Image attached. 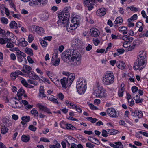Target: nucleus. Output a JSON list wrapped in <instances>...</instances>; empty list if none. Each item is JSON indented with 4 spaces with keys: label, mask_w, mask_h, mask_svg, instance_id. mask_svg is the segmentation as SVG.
Listing matches in <instances>:
<instances>
[{
    "label": "nucleus",
    "mask_w": 148,
    "mask_h": 148,
    "mask_svg": "<svg viewBox=\"0 0 148 148\" xmlns=\"http://www.w3.org/2000/svg\"><path fill=\"white\" fill-rule=\"evenodd\" d=\"M61 58L64 62L69 60L73 66L79 65L81 63V55L76 50L69 49L64 51Z\"/></svg>",
    "instance_id": "nucleus-1"
},
{
    "label": "nucleus",
    "mask_w": 148,
    "mask_h": 148,
    "mask_svg": "<svg viewBox=\"0 0 148 148\" xmlns=\"http://www.w3.org/2000/svg\"><path fill=\"white\" fill-rule=\"evenodd\" d=\"M114 77L111 71H107L104 74L103 78V83L105 85H110L114 82Z\"/></svg>",
    "instance_id": "nucleus-2"
},
{
    "label": "nucleus",
    "mask_w": 148,
    "mask_h": 148,
    "mask_svg": "<svg viewBox=\"0 0 148 148\" xmlns=\"http://www.w3.org/2000/svg\"><path fill=\"white\" fill-rule=\"evenodd\" d=\"M147 64V59L137 58V60L134 62L133 68L135 70H140L145 68Z\"/></svg>",
    "instance_id": "nucleus-3"
},
{
    "label": "nucleus",
    "mask_w": 148,
    "mask_h": 148,
    "mask_svg": "<svg viewBox=\"0 0 148 148\" xmlns=\"http://www.w3.org/2000/svg\"><path fill=\"white\" fill-rule=\"evenodd\" d=\"M97 88L95 90L94 94L96 97L99 98H104L106 97L107 94L106 90L101 86L97 85Z\"/></svg>",
    "instance_id": "nucleus-4"
},
{
    "label": "nucleus",
    "mask_w": 148,
    "mask_h": 148,
    "mask_svg": "<svg viewBox=\"0 0 148 148\" xmlns=\"http://www.w3.org/2000/svg\"><path fill=\"white\" fill-rule=\"evenodd\" d=\"M102 0H83L82 2L84 6L88 8L89 10H92L94 8V5L97 2H101Z\"/></svg>",
    "instance_id": "nucleus-5"
},
{
    "label": "nucleus",
    "mask_w": 148,
    "mask_h": 148,
    "mask_svg": "<svg viewBox=\"0 0 148 148\" xmlns=\"http://www.w3.org/2000/svg\"><path fill=\"white\" fill-rule=\"evenodd\" d=\"M71 11V8L70 7H65L62 12H60L58 14H59L60 17L63 16L66 18V20L69 19L70 16V12Z\"/></svg>",
    "instance_id": "nucleus-6"
},
{
    "label": "nucleus",
    "mask_w": 148,
    "mask_h": 148,
    "mask_svg": "<svg viewBox=\"0 0 148 148\" xmlns=\"http://www.w3.org/2000/svg\"><path fill=\"white\" fill-rule=\"evenodd\" d=\"M107 114L110 117L116 118L118 117L116 112L113 108H108L107 110Z\"/></svg>",
    "instance_id": "nucleus-7"
},
{
    "label": "nucleus",
    "mask_w": 148,
    "mask_h": 148,
    "mask_svg": "<svg viewBox=\"0 0 148 148\" xmlns=\"http://www.w3.org/2000/svg\"><path fill=\"white\" fill-rule=\"evenodd\" d=\"M86 81L83 78H80L76 83V87H86Z\"/></svg>",
    "instance_id": "nucleus-8"
},
{
    "label": "nucleus",
    "mask_w": 148,
    "mask_h": 148,
    "mask_svg": "<svg viewBox=\"0 0 148 148\" xmlns=\"http://www.w3.org/2000/svg\"><path fill=\"white\" fill-rule=\"evenodd\" d=\"M58 17L59 20L57 21V24L58 25H63L64 26L65 24L68 22V20H66V18L64 17L63 16H61L60 18V17L59 14H58Z\"/></svg>",
    "instance_id": "nucleus-9"
},
{
    "label": "nucleus",
    "mask_w": 148,
    "mask_h": 148,
    "mask_svg": "<svg viewBox=\"0 0 148 148\" xmlns=\"http://www.w3.org/2000/svg\"><path fill=\"white\" fill-rule=\"evenodd\" d=\"M69 80L66 77H64L61 79V83L63 88H66V86H69L71 84L69 83Z\"/></svg>",
    "instance_id": "nucleus-10"
},
{
    "label": "nucleus",
    "mask_w": 148,
    "mask_h": 148,
    "mask_svg": "<svg viewBox=\"0 0 148 148\" xmlns=\"http://www.w3.org/2000/svg\"><path fill=\"white\" fill-rule=\"evenodd\" d=\"M47 2V0H32L29 3L30 4L31 3H33L34 5L44 4L46 3Z\"/></svg>",
    "instance_id": "nucleus-11"
},
{
    "label": "nucleus",
    "mask_w": 148,
    "mask_h": 148,
    "mask_svg": "<svg viewBox=\"0 0 148 148\" xmlns=\"http://www.w3.org/2000/svg\"><path fill=\"white\" fill-rule=\"evenodd\" d=\"M90 35L93 37H96L99 35L100 32L97 29L92 28L90 30Z\"/></svg>",
    "instance_id": "nucleus-12"
},
{
    "label": "nucleus",
    "mask_w": 148,
    "mask_h": 148,
    "mask_svg": "<svg viewBox=\"0 0 148 148\" xmlns=\"http://www.w3.org/2000/svg\"><path fill=\"white\" fill-rule=\"evenodd\" d=\"M75 23H71V24H67L66 26L67 30L68 32H71L73 30H75L77 27V25Z\"/></svg>",
    "instance_id": "nucleus-13"
},
{
    "label": "nucleus",
    "mask_w": 148,
    "mask_h": 148,
    "mask_svg": "<svg viewBox=\"0 0 148 148\" xmlns=\"http://www.w3.org/2000/svg\"><path fill=\"white\" fill-rule=\"evenodd\" d=\"M17 58L19 62H21L23 61L24 59H25V57L26 55L24 53L21 52L19 53L16 54Z\"/></svg>",
    "instance_id": "nucleus-14"
},
{
    "label": "nucleus",
    "mask_w": 148,
    "mask_h": 148,
    "mask_svg": "<svg viewBox=\"0 0 148 148\" xmlns=\"http://www.w3.org/2000/svg\"><path fill=\"white\" fill-rule=\"evenodd\" d=\"M106 10L105 8H101L98 10L96 12V14L98 16H102L106 14Z\"/></svg>",
    "instance_id": "nucleus-15"
},
{
    "label": "nucleus",
    "mask_w": 148,
    "mask_h": 148,
    "mask_svg": "<svg viewBox=\"0 0 148 148\" xmlns=\"http://www.w3.org/2000/svg\"><path fill=\"white\" fill-rule=\"evenodd\" d=\"M23 68L22 71L24 73H27V75H28L31 72L32 68L29 66L25 64L23 66Z\"/></svg>",
    "instance_id": "nucleus-16"
},
{
    "label": "nucleus",
    "mask_w": 148,
    "mask_h": 148,
    "mask_svg": "<svg viewBox=\"0 0 148 148\" xmlns=\"http://www.w3.org/2000/svg\"><path fill=\"white\" fill-rule=\"evenodd\" d=\"M137 58H142L144 59H147V54L146 52L144 51H140L138 54Z\"/></svg>",
    "instance_id": "nucleus-17"
},
{
    "label": "nucleus",
    "mask_w": 148,
    "mask_h": 148,
    "mask_svg": "<svg viewBox=\"0 0 148 148\" xmlns=\"http://www.w3.org/2000/svg\"><path fill=\"white\" fill-rule=\"evenodd\" d=\"M27 77L32 78L34 80H38L39 79V77L38 75H36L33 72H31L28 75H27Z\"/></svg>",
    "instance_id": "nucleus-18"
},
{
    "label": "nucleus",
    "mask_w": 148,
    "mask_h": 148,
    "mask_svg": "<svg viewBox=\"0 0 148 148\" xmlns=\"http://www.w3.org/2000/svg\"><path fill=\"white\" fill-rule=\"evenodd\" d=\"M88 140L89 141L95 144L99 145L100 144L99 141L97 138H94V137H92L91 136H89L88 138Z\"/></svg>",
    "instance_id": "nucleus-19"
},
{
    "label": "nucleus",
    "mask_w": 148,
    "mask_h": 148,
    "mask_svg": "<svg viewBox=\"0 0 148 148\" xmlns=\"http://www.w3.org/2000/svg\"><path fill=\"white\" fill-rule=\"evenodd\" d=\"M30 138V137L29 135H23L21 138V140L23 142L27 143L29 142Z\"/></svg>",
    "instance_id": "nucleus-20"
},
{
    "label": "nucleus",
    "mask_w": 148,
    "mask_h": 148,
    "mask_svg": "<svg viewBox=\"0 0 148 148\" xmlns=\"http://www.w3.org/2000/svg\"><path fill=\"white\" fill-rule=\"evenodd\" d=\"M77 91L80 95H82L84 93L86 89V87H76Z\"/></svg>",
    "instance_id": "nucleus-21"
},
{
    "label": "nucleus",
    "mask_w": 148,
    "mask_h": 148,
    "mask_svg": "<svg viewBox=\"0 0 148 148\" xmlns=\"http://www.w3.org/2000/svg\"><path fill=\"white\" fill-rule=\"evenodd\" d=\"M44 87L42 86H41L40 87L39 89V96L42 98L45 97H46V95L44 94Z\"/></svg>",
    "instance_id": "nucleus-22"
},
{
    "label": "nucleus",
    "mask_w": 148,
    "mask_h": 148,
    "mask_svg": "<svg viewBox=\"0 0 148 148\" xmlns=\"http://www.w3.org/2000/svg\"><path fill=\"white\" fill-rule=\"evenodd\" d=\"M116 65L119 68L121 69H124L126 66L125 63L123 61H119V62H117Z\"/></svg>",
    "instance_id": "nucleus-23"
},
{
    "label": "nucleus",
    "mask_w": 148,
    "mask_h": 148,
    "mask_svg": "<svg viewBox=\"0 0 148 148\" xmlns=\"http://www.w3.org/2000/svg\"><path fill=\"white\" fill-rule=\"evenodd\" d=\"M75 74L74 73L70 74L69 76H68V80H69V83L71 84L75 79Z\"/></svg>",
    "instance_id": "nucleus-24"
},
{
    "label": "nucleus",
    "mask_w": 148,
    "mask_h": 148,
    "mask_svg": "<svg viewBox=\"0 0 148 148\" xmlns=\"http://www.w3.org/2000/svg\"><path fill=\"white\" fill-rule=\"evenodd\" d=\"M9 26L11 29H18V24L14 21H12L9 24Z\"/></svg>",
    "instance_id": "nucleus-25"
},
{
    "label": "nucleus",
    "mask_w": 148,
    "mask_h": 148,
    "mask_svg": "<svg viewBox=\"0 0 148 148\" xmlns=\"http://www.w3.org/2000/svg\"><path fill=\"white\" fill-rule=\"evenodd\" d=\"M71 146L70 148H83V146L81 144L78 145L72 143L71 144Z\"/></svg>",
    "instance_id": "nucleus-26"
},
{
    "label": "nucleus",
    "mask_w": 148,
    "mask_h": 148,
    "mask_svg": "<svg viewBox=\"0 0 148 148\" xmlns=\"http://www.w3.org/2000/svg\"><path fill=\"white\" fill-rule=\"evenodd\" d=\"M123 21V20L122 17H119L116 18L114 22V24H115V26H116L117 24H121Z\"/></svg>",
    "instance_id": "nucleus-27"
},
{
    "label": "nucleus",
    "mask_w": 148,
    "mask_h": 148,
    "mask_svg": "<svg viewBox=\"0 0 148 148\" xmlns=\"http://www.w3.org/2000/svg\"><path fill=\"white\" fill-rule=\"evenodd\" d=\"M25 51L26 53L30 56H33V50L31 49L26 47L25 49Z\"/></svg>",
    "instance_id": "nucleus-28"
},
{
    "label": "nucleus",
    "mask_w": 148,
    "mask_h": 148,
    "mask_svg": "<svg viewBox=\"0 0 148 148\" xmlns=\"http://www.w3.org/2000/svg\"><path fill=\"white\" fill-rule=\"evenodd\" d=\"M19 79L20 80L21 83L25 87H27L28 85V83L25 79L22 77H19Z\"/></svg>",
    "instance_id": "nucleus-29"
},
{
    "label": "nucleus",
    "mask_w": 148,
    "mask_h": 148,
    "mask_svg": "<svg viewBox=\"0 0 148 148\" xmlns=\"http://www.w3.org/2000/svg\"><path fill=\"white\" fill-rule=\"evenodd\" d=\"M72 23H75V24H76L78 26L79 23V19L76 17H73L71 20Z\"/></svg>",
    "instance_id": "nucleus-30"
},
{
    "label": "nucleus",
    "mask_w": 148,
    "mask_h": 148,
    "mask_svg": "<svg viewBox=\"0 0 148 148\" xmlns=\"http://www.w3.org/2000/svg\"><path fill=\"white\" fill-rule=\"evenodd\" d=\"M118 131L117 130L111 129L108 130V133L111 135H114L116 134Z\"/></svg>",
    "instance_id": "nucleus-31"
},
{
    "label": "nucleus",
    "mask_w": 148,
    "mask_h": 148,
    "mask_svg": "<svg viewBox=\"0 0 148 148\" xmlns=\"http://www.w3.org/2000/svg\"><path fill=\"white\" fill-rule=\"evenodd\" d=\"M60 62V59L59 58L57 59L54 62V60H53L52 59L51 63V64L56 66L59 65Z\"/></svg>",
    "instance_id": "nucleus-32"
},
{
    "label": "nucleus",
    "mask_w": 148,
    "mask_h": 148,
    "mask_svg": "<svg viewBox=\"0 0 148 148\" xmlns=\"http://www.w3.org/2000/svg\"><path fill=\"white\" fill-rule=\"evenodd\" d=\"M25 92L23 89L20 88L18 90V91L17 95L18 96H22Z\"/></svg>",
    "instance_id": "nucleus-33"
},
{
    "label": "nucleus",
    "mask_w": 148,
    "mask_h": 148,
    "mask_svg": "<svg viewBox=\"0 0 148 148\" xmlns=\"http://www.w3.org/2000/svg\"><path fill=\"white\" fill-rule=\"evenodd\" d=\"M67 130H74L75 129V127L70 124H67L65 126Z\"/></svg>",
    "instance_id": "nucleus-34"
},
{
    "label": "nucleus",
    "mask_w": 148,
    "mask_h": 148,
    "mask_svg": "<svg viewBox=\"0 0 148 148\" xmlns=\"http://www.w3.org/2000/svg\"><path fill=\"white\" fill-rule=\"evenodd\" d=\"M86 119L93 123H95L98 120L97 119L95 118H93L92 117H87Z\"/></svg>",
    "instance_id": "nucleus-35"
},
{
    "label": "nucleus",
    "mask_w": 148,
    "mask_h": 148,
    "mask_svg": "<svg viewBox=\"0 0 148 148\" xmlns=\"http://www.w3.org/2000/svg\"><path fill=\"white\" fill-rule=\"evenodd\" d=\"M1 23L3 24H7L8 23V20L5 17H2L0 19Z\"/></svg>",
    "instance_id": "nucleus-36"
},
{
    "label": "nucleus",
    "mask_w": 148,
    "mask_h": 148,
    "mask_svg": "<svg viewBox=\"0 0 148 148\" xmlns=\"http://www.w3.org/2000/svg\"><path fill=\"white\" fill-rule=\"evenodd\" d=\"M39 29V27L36 25L32 26L31 27V30L32 32L34 33V32L38 31V30Z\"/></svg>",
    "instance_id": "nucleus-37"
},
{
    "label": "nucleus",
    "mask_w": 148,
    "mask_h": 148,
    "mask_svg": "<svg viewBox=\"0 0 148 148\" xmlns=\"http://www.w3.org/2000/svg\"><path fill=\"white\" fill-rule=\"evenodd\" d=\"M8 129L5 126L2 127L1 129V132L3 134H5L8 131Z\"/></svg>",
    "instance_id": "nucleus-38"
},
{
    "label": "nucleus",
    "mask_w": 148,
    "mask_h": 148,
    "mask_svg": "<svg viewBox=\"0 0 148 148\" xmlns=\"http://www.w3.org/2000/svg\"><path fill=\"white\" fill-rule=\"evenodd\" d=\"M22 120L25 122H28L30 120V117L29 116H23L21 118Z\"/></svg>",
    "instance_id": "nucleus-39"
},
{
    "label": "nucleus",
    "mask_w": 148,
    "mask_h": 148,
    "mask_svg": "<svg viewBox=\"0 0 148 148\" xmlns=\"http://www.w3.org/2000/svg\"><path fill=\"white\" fill-rule=\"evenodd\" d=\"M18 76V75H17V73H16V71L11 73L10 77L12 78L13 80H15L16 77H17Z\"/></svg>",
    "instance_id": "nucleus-40"
},
{
    "label": "nucleus",
    "mask_w": 148,
    "mask_h": 148,
    "mask_svg": "<svg viewBox=\"0 0 148 148\" xmlns=\"http://www.w3.org/2000/svg\"><path fill=\"white\" fill-rule=\"evenodd\" d=\"M56 144L55 145H52L49 146V147L50 148H59L60 147V144L59 143H58L57 141H55Z\"/></svg>",
    "instance_id": "nucleus-41"
},
{
    "label": "nucleus",
    "mask_w": 148,
    "mask_h": 148,
    "mask_svg": "<svg viewBox=\"0 0 148 148\" xmlns=\"http://www.w3.org/2000/svg\"><path fill=\"white\" fill-rule=\"evenodd\" d=\"M73 102L68 100H66L64 102V104L69 108H71V104Z\"/></svg>",
    "instance_id": "nucleus-42"
},
{
    "label": "nucleus",
    "mask_w": 148,
    "mask_h": 148,
    "mask_svg": "<svg viewBox=\"0 0 148 148\" xmlns=\"http://www.w3.org/2000/svg\"><path fill=\"white\" fill-rule=\"evenodd\" d=\"M34 38L32 35L30 34L28 36L27 40L29 43H31L33 40Z\"/></svg>",
    "instance_id": "nucleus-43"
},
{
    "label": "nucleus",
    "mask_w": 148,
    "mask_h": 148,
    "mask_svg": "<svg viewBox=\"0 0 148 148\" xmlns=\"http://www.w3.org/2000/svg\"><path fill=\"white\" fill-rule=\"evenodd\" d=\"M49 14L48 12H45L43 14V17H42L43 18V20L45 21L47 20L49 17Z\"/></svg>",
    "instance_id": "nucleus-44"
},
{
    "label": "nucleus",
    "mask_w": 148,
    "mask_h": 148,
    "mask_svg": "<svg viewBox=\"0 0 148 148\" xmlns=\"http://www.w3.org/2000/svg\"><path fill=\"white\" fill-rule=\"evenodd\" d=\"M31 112L32 114H34L35 116H38V113L37 110H35V108L33 109L31 111Z\"/></svg>",
    "instance_id": "nucleus-45"
},
{
    "label": "nucleus",
    "mask_w": 148,
    "mask_h": 148,
    "mask_svg": "<svg viewBox=\"0 0 148 148\" xmlns=\"http://www.w3.org/2000/svg\"><path fill=\"white\" fill-rule=\"evenodd\" d=\"M136 115V116H137L138 118H140L143 117V114L141 111L137 110V114Z\"/></svg>",
    "instance_id": "nucleus-46"
},
{
    "label": "nucleus",
    "mask_w": 148,
    "mask_h": 148,
    "mask_svg": "<svg viewBox=\"0 0 148 148\" xmlns=\"http://www.w3.org/2000/svg\"><path fill=\"white\" fill-rule=\"evenodd\" d=\"M29 129L32 131H35L37 129V128L34 126L33 125H30L28 127Z\"/></svg>",
    "instance_id": "nucleus-47"
},
{
    "label": "nucleus",
    "mask_w": 148,
    "mask_h": 148,
    "mask_svg": "<svg viewBox=\"0 0 148 148\" xmlns=\"http://www.w3.org/2000/svg\"><path fill=\"white\" fill-rule=\"evenodd\" d=\"M130 43L128 41H125L123 43V47L125 48H127L130 47Z\"/></svg>",
    "instance_id": "nucleus-48"
},
{
    "label": "nucleus",
    "mask_w": 148,
    "mask_h": 148,
    "mask_svg": "<svg viewBox=\"0 0 148 148\" xmlns=\"http://www.w3.org/2000/svg\"><path fill=\"white\" fill-rule=\"evenodd\" d=\"M28 82L31 84H33L35 86H36L38 84V83L33 80L29 79L28 80Z\"/></svg>",
    "instance_id": "nucleus-49"
},
{
    "label": "nucleus",
    "mask_w": 148,
    "mask_h": 148,
    "mask_svg": "<svg viewBox=\"0 0 148 148\" xmlns=\"http://www.w3.org/2000/svg\"><path fill=\"white\" fill-rule=\"evenodd\" d=\"M40 42L42 46L43 47H46L47 45V42L45 40H41Z\"/></svg>",
    "instance_id": "nucleus-50"
},
{
    "label": "nucleus",
    "mask_w": 148,
    "mask_h": 148,
    "mask_svg": "<svg viewBox=\"0 0 148 148\" xmlns=\"http://www.w3.org/2000/svg\"><path fill=\"white\" fill-rule=\"evenodd\" d=\"M93 41L94 44L95 46H97L99 43L100 42L98 39H93Z\"/></svg>",
    "instance_id": "nucleus-51"
},
{
    "label": "nucleus",
    "mask_w": 148,
    "mask_h": 148,
    "mask_svg": "<svg viewBox=\"0 0 148 148\" xmlns=\"http://www.w3.org/2000/svg\"><path fill=\"white\" fill-rule=\"evenodd\" d=\"M129 105L130 106H132L134 104V101L132 99L127 100Z\"/></svg>",
    "instance_id": "nucleus-52"
},
{
    "label": "nucleus",
    "mask_w": 148,
    "mask_h": 148,
    "mask_svg": "<svg viewBox=\"0 0 148 148\" xmlns=\"http://www.w3.org/2000/svg\"><path fill=\"white\" fill-rule=\"evenodd\" d=\"M86 147L90 148H93L94 147L95 145L91 143L88 142L86 143Z\"/></svg>",
    "instance_id": "nucleus-53"
},
{
    "label": "nucleus",
    "mask_w": 148,
    "mask_h": 148,
    "mask_svg": "<svg viewBox=\"0 0 148 148\" xmlns=\"http://www.w3.org/2000/svg\"><path fill=\"white\" fill-rule=\"evenodd\" d=\"M108 130H103L102 132V136L104 137H107L108 136Z\"/></svg>",
    "instance_id": "nucleus-54"
},
{
    "label": "nucleus",
    "mask_w": 148,
    "mask_h": 148,
    "mask_svg": "<svg viewBox=\"0 0 148 148\" xmlns=\"http://www.w3.org/2000/svg\"><path fill=\"white\" fill-rule=\"evenodd\" d=\"M14 47V45L11 42H7L6 47L8 48H11Z\"/></svg>",
    "instance_id": "nucleus-55"
},
{
    "label": "nucleus",
    "mask_w": 148,
    "mask_h": 148,
    "mask_svg": "<svg viewBox=\"0 0 148 148\" xmlns=\"http://www.w3.org/2000/svg\"><path fill=\"white\" fill-rule=\"evenodd\" d=\"M138 90V87L135 86H134L132 88V90L133 93H135Z\"/></svg>",
    "instance_id": "nucleus-56"
},
{
    "label": "nucleus",
    "mask_w": 148,
    "mask_h": 148,
    "mask_svg": "<svg viewBox=\"0 0 148 148\" xmlns=\"http://www.w3.org/2000/svg\"><path fill=\"white\" fill-rule=\"evenodd\" d=\"M28 44V42L27 41H25L23 42H22L19 44H18V45H20L22 47H25Z\"/></svg>",
    "instance_id": "nucleus-57"
},
{
    "label": "nucleus",
    "mask_w": 148,
    "mask_h": 148,
    "mask_svg": "<svg viewBox=\"0 0 148 148\" xmlns=\"http://www.w3.org/2000/svg\"><path fill=\"white\" fill-rule=\"evenodd\" d=\"M48 99L51 101L54 98L53 96L51 94L47 95L46 96Z\"/></svg>",
    "instance_id": "nucleus-58"
},
{
    "label": "nucleus",
    "mask_w": 148,
    "mask_h": 148,
    "mask_svg": "<svg viewBox=\"0 0 148 148\" xmlns=\"http://www.w3.org/2000/svg\"><path fill=\"white\" fill-rule=\"evenodd\" d=\"M37 106L42 111H43V110H44V108H45V106L42 105L40 103H38L37 104Z\"/></svg>",
    "instance_id": "nucleus-59"
},
{
    "label": "nucleus",
    "mask_w": 148,
    "mask_h": 148,
    "mask_svg": "<svg viewBox=\"0 0 148 148\" xmlns=\"http://www.w3.org/2000/svg\"><path fill=\"white\" fill-rule=\"evenodd\" d=\"M7 43V41H6L5 38H0V43L1 44H3Z\"/></svg>",
    "instance_id": "nucleus-60"
},
{
    "label": "nucleus",
    "mask_w": 148,
    "mask_h": 148,
    "mask_svg": "<svg viewBox=\"0 0 148 148\" xmlns=\"http://www.w3.org/2000/svg\"><path fill=\"white\" fill-rule=\"evenodd\" d=\"M92 48V46L90 44H88L86 48V50L88 51H90Z\"/></svg>",
    "instance_id": "nucleus-61"
},
{
    "label": "nucleus",
    "mask_w": 148,
    "mask_h": 148,
    "mask_svg": "<svg viewBox=\"0 0 148 148\" xmlns=\"http://www.w3.org/2000/svg\"><path fill=\"white\" fill-rule=\"evenodd\" d=\"M40 141H43L45 142H49V139L44 137H42L40 138Z\"/></svg>",
    "instance_id": "nucleus-62"
},
{
    "label": "nucleus",
    "mask_w": 148,
    "mask_h": 148,
    "mask_svg": "<svg viewBox=\"0 0 148 148\" xmlns=\"http://www.w3.org/2000/svg\"><path fill=\"white\" fill-rule=\"evenodd\" d=\"M123 92L124 91H122V90H119L118 95L119 97H122L123 96Z\"/></svg>",
    "instance_id": "nucleus-63"
},
{
    "label": "nucleus",
    "mask_w": 148,
    "mask_h": 148,
    "mask_svg": "<svg viewBox=\"0 0 148 148\" xmlns=\"http://www.w3.org/2000/svg\"><path fill=\"white\" fill-rule=\"evenodd\" d=\"M10 58L11 60H15L16 59L15 55L13 53H12L10 55Z\"/></svg>",
    "instance_id": "nucleus-64"
}]
</instances>
